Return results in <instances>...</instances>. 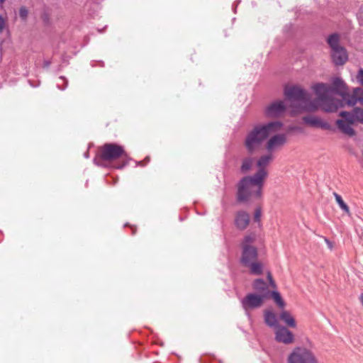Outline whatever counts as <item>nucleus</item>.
Masks as SVG:
<instances>
[{
  "mask_svg": "<svg viewBox=\"0 0 363 363\" xmlns=\"http://www.w3.org/2000/svg\"><path fill=\"white\" fill-rule=\"evenodd\" d=\"M244 267H249L250 272L255 275H261L263 273V265L260 262L256 260L250 262L248 264Z\"/></svg>",
  "mask_w": 363,
  "mask_h": 363,
  "instance_id": "obj_20",
  "label": "nucleus"
},
{
  "mask_svg": "<svg viewBox=\"0 0 363 363\" xmlns=\"http://www.w3.org/2000/svg\"><path fill=\"white\" fill-rule=\"evenodd\" d=\"M359 300H360L361 303L363 306V293L360 295Z\"/></svg>",
  "mask_w": 363,
  "mask_h": 363,
  "instance_id": "obj_47",
  "label": "nucleus"
},
{
  "mask_svg": "<svg viewBox=\"0 0 363 363\" xmlns=\"http://www.w3.org/2000/svg\"><path fill=\"white\" fill-rule=\"evenodd\" d=\"M252 160L251 158H245L242 160L241 167H240V171L242 173H247L249 172L252 168Z\"/></svg>",
  "mask_w": 363,
  "mask_h": 363,
  "instance_id": "obj_25",
  "label": "nucleus"
},
{
  "mask_svg": "<svg viewBox=\"0 0 363 363\" xmlns=\"http://www.w3.org/2000/svg\"><path fill=\"white\" fill-rule=\"evenodd\" d=\"M358 102L363 106V94L358 96Z\"/></svg>",
  "mask_w": 363,
  "mask_h": 363,
  "instance_id": "obj_43",
  "label": "nucleus"
},
{
  "mask_svg": "<svg viewBox=\"0 0 363 363\" xmlns=\"http://www.w3.org/2000/svg\"><path fill=\"white\" fill-rule=\"evenodd\" d=\"M90 148H91V143H89L88 144V150L84 154V157L86 158V159L89 158V150Z\"/></svg>",
  "mask_w": 363,
  "mask_h": 363,
  "instance_id": "obj_41",
  "label": "nucleus"
},
{
  "mask_svg": "<svg viewBox=\"0 0 363 363\" xmlns=\"http://www.w3.org/2000/svg\"><path fill=\"white\" fill-rule=\"evenodd\" d=\"M272 155L261 156L257 162L258 170L251 176L243 177L237 184V201L239 203L247 202L250 197L260 199L266 178L268 176L264 169L272 160Z\"/></svg>",
  "mask_w": 363,
  "mask_h": 363,
  "instance_id": "obj_1",
  "label": "nucleus"
},
{
  "mask_svg": "<svg viewBox=\"0 0 363 363\" xmlns=\"http://www.w3.org/2000/svg\"><path fill=\"white\" fill-rule=\"evenodd\" d=\"M283 123L272 121L266 123L256 125L247 135L244 144L247 150L252 153L257 147L265 141L271 133L279 130Z\"/></svg>",
  "mask_w": 363,
  "mask_h": 363,
  "instance_id": "obj_3",
  "label": "nucleus"
},
{
  "mask_svg": "<svg viewBox=\"0 0 363 363\" xmlns=\"http://www.w3.org/2000/svg\"><path fill=\"white\" fill-rule=\"evenodd\" d=\"M264 323L270 328L277 329L281 325H279L277 318L274 312L269 310H265L264 312Z\"/></svg>",
  "mask_w": 363,
  "mask_h": 363,
  "instance_id": "obj_17",
  "label": "nucleus"
},
{
  "mask_svg": "<svg viewBox=\"0 0 363 363\" xmlns=\"http://www.w3.org/2000/svg\"><path fill=\"white\" fill-rule=\"evenodd\" d=\"M43 19L45 22H48V17L47 16V14H44L43 16Z\"/></svg>",
  "mask_w": 363,
  "mask_h": 363,
  "instance_id": "obj_44",
  "label": "nucleus"
},
{
  "mask_svg": "<svg viewBox=\"0 0 363 363\" xmlns=\"http://www.w3.org/2000/svg\"><path fill=\"white\" fill-rule=\"evenodd\" d=\"M99 65L101 67H104V62H102V61L99 62Z\"/></svg>",
  "mask_w": 363,
  "mask_h": 363,
  "instance_id": "obj_48",
  "label": "nucleus"
},
{
  "mask_svg": "<svg viewBox=\"0 0 363 363\" xmlns=\"http://www.w3.org/2000/svg\"><path fill=\"white\" fill-rule=\"evenodd\" d=\"M357 120L355 118L354 115L352 113L350 118L347 119L345 123L344 120H336L335 125L337 128L343 134L349 136L354 137L357 135L356 130L352 127Z\"/></svg>",
  "mask_w": 363,
  "mask_h": 363,
  "instance_id": "obj_8",
  "label": "nucleus"
},
{
  "mask_svg": "<svg viewBox=\"0 0 363 363\" xmlns=\"http://www.w3.org/2000/svg\"><path fill=\"white\" fill-rule=\"evenodd\" d=\"M59 79L61 81V82L63 84V85L62 86L60 83H57V87L61 89V90H64L66 89V87L67 86V80L66 79L65 77H60L59 78Z\"/></svg>",
  "mask_w": 363,
  "mask_h": 363,
  "instance_id": "obj_31",
  "label": "nucleus"
},
{
  "mask_svg": "<svg viewBox=\"0 0 363 363\" xmlns=\"http://www.w3.org/2000/svg\"><path fill=\"white\" fill-rule=\"evenodd\" d=\"M263 293L259 294V296H262V303H264V300L265 299H267V298H271V294H270V292L272 291H269L268 289V287H267V290L265 291H262Z\"/></svg>",
  "mask_w": 363,
  "mask_h": 363,
  "instance_id": "obj_32",
  "label": "nucleus"
},
{
  "mask_svg": "<svg viewBox=\"0 0 363 363\" xmlns=\"http://www.w3.org/2000/svg\"><path fill=\"white\" fill-rule=\"evenodd\" d=\"M6 25V21L2 16L0 15V33L3 31Z\"/></svg>",
  "mask_w": 363,
  "mask_h": 363,
  "instance_id": "obj_38",
  "label": "nucleus"
},
{
  "mask_svg": "<svg viewBox=\"0 0 363 363\" xmlns=\"http://www.w3.org/2000/svg\"><path fill=\"white\" fill-rule=\"evenodd\" d=\"M150 160V158L149 156H147L143 160L136 162V164L138 166L144 167L145 166Z\"/></svg>",
  "mask_w": 363,
  "mask_h": 363,
  "instance_id": "obj_37",
  "label": "nucleus"
},
{
  "mask_svg": "<svg viewBox=\"0 0 363 363\" xmlns=\"http://www.w3.org/2000/svg\"><path fill=\"white\" fill-rule=\"evenodd\" d=\"M326 43L330 50L343 47L340 45V35L338 33H333L326 38Z\"/></svg>",
  "mask_w": 363,
  "mask_h": 363,
  "instance_id": "obj_18",
  "label": "nucleus"
},
{
  "mask_svg": "<svg viewBox=\"0 0 363 363\" xmlns=\"http://www.w3.org/2000/svg\"><path fill=\"white\" fill-rule=\"evenodd\" d=\"M6 0H0V4H2L5 2Z\"/></svg>",
  "mask_w": 363,
  "mask_h": 363,
  "instance_id": "obj_50",
  "label": "nucleus"
},
{
  "mask_svg": "<svg viewBox=\"0 0 363 363\" xmlns=\"http://www.w3.org/2000/svg\"><path fill=\"white\" fill-rule=\"evenodd\" d=\"M255 236H252L251 235H245L242 241L241 247L245 245H252L251 243H252L255 241Z\"/></svg>",
  "mask_w": 363,
  "mask_h": 363,
  "instance_id": "obj_27",
  "label": "nucleus"
},
{
  "mask_svg": "<svg viewBox=\"0 0 363 363\" xmlns=\"http://www.w3.org/2000/svg\"><path fill=\"white\" fill-rule=\"evenodd\" d=\"M106 27H107L106 26H104V28L103 29L97 28V30H98V32H99V33H103V32H104V30L106 28Z\"/></svg>",
  "mask_w": 363,
  "mask_h": 363,
  "instance_id": "obj_46",
  "label": "nucleus"
},
{
  "mask_svg": "<svg viewBox=\"0 0 363 363\" xmlns=\"http://www.w3.org/2000/svg\"><path fill=\"white\" fill-rule=\"evenodd\" d=\"M132 228V235H135L136 233V228L135 226H130Z\"/></svg>",
  "mask_w": 363,
  "mask_h": 363,
  "instance_id": "obj_45",
  "label": "nucleus"
},
{
  "mask_svg": "<svg viewBox=\"0 0 363 363\" xmlns=\"http://www.w3.org/2000/svg\"><path fill=\"white\" fill-rule=\"evenodd\" d=\"M334 196L335 198L336 202L339 205L340 208L346 213L350 214V208L347 203L343 201L342 196L334 192Z\"/></svg>",
  "mask_w": 363,
  "mask_h": 363,
  "instance_id": "obj_23",
  "label": "nucleus"
},
{
  "mask_svg": "<svg viewBox=\"0 0 363 363\" xmlns=\"http://www.w3.org/2000/svg\"><path fill=\"white\" fill-rule=\"evenodd\" d=\"M253 289L257 291H265L267 290V284L263 279H257L253 281Z\"/></svg>",
  "mask_w": 363,
  "mask_h": 363,
  "instance_id": "obj_24",
  "label": "nucleus"
},
{
  "mask_svg": "<svg viewBox=\"0 0 363 363\" xmlns=\"http://www.w3.org/2000/svg\"><path fill=\"white\" fill-rule=\"evenodd\" d=\"M335 106H337V111L342 108L345 106V101L342 98L341 99L335 97Z\"/></svg>",
  "mask_w": 363,
  "mask_h": 363,
  "instance_id": "obj_29",
  "label": "nucleus"
},
{
  "mask_svg": "<svg viewBox=\"0 0 363 363\" xmlns=\"http://www.w3.org/2000/svg\"><path fill=\"white\" fill-rule=\"evenodd\" d=\"M250 223V216L249 214L244 211H240L237 213L235 219V224L236 227L243 230H245Z\"/></svg>",
  "mask_w": 363,
  "mask_h": 363,
  "instance_id": "obj_16",
  "label": "nucleus"
},
{
  "mask_svg": "<svg viewBox=\"0 0 363 363\" xmlns=\"http://www.w3.org/2000/svg\"><path fill=\"white\" fill-rule=\"evenodd\" d=\"M242 305L243 308L247 311L260 308L263 303L262 296L259 294L249 293L242 300Z\"/></svg>",
  "mask_w": 363,
  "mask_h": 363,
  "instance_id": "obj_10",
  "label": "nucleus"
},
{
  "mask_svg": "<svg viewBox=\"0 0 363 363\" xmlns=\"http://www.w3.org/2000/svg\"><path fill=\"white\" fill-rule=\"evenodd\" d=\"M284 95L287 101L298 103L295 108L300 112L309 113L308 106L313 99H311V94L305 89L296 84L285 86Z\"/></svg>",
  "mask_w": 363,
  "mask_h": 363,
  "instance_id": "obj_4",
  "label": "nucleus"
},
{
  "mask_svg": "<svg viewBox=\"0 0 363 363\" xmlns=\"http://www.w3.org/2000/svg\"><path fill=\"white\" fill-rule=\"evenodd\" d=\"M357 79L358 82L363 86V68H359L357 74Z\"/></svg>",
  "mask_w": 363,
  "mask_h": 363,
  "instance_id": "obj_35",
  "label": "nucleus"
},
{
  "mask_svg": "<svg viewBox=\"0 0 363 363\" xmlns=\"http://www.w3.org/2000/svg\"><path fill=\"white\" fill-rule=\"evenodd\" d=\"M279 318L286 325L287 327L291 328H295L296 327V320L289 311H282L279 314Z\"/></svg>",
  "mask_w": 363,
  "mask_h": 363,
  "instance_id": "obj_19",
  "label": "nucleus"
},
{
  "mask_svg": "<svg viewBox=\"0 0 363 363\" xmlns=\"http://www.w3.org/2000/svg\"><path fill=\"white\" fill-rule=\"evenodd\" d=\"M270 294H271V298L274 301V302L276 303V305L279 308L283 309L286 306V303H285L284 300L283 299L281 294L277 290H272L270 292Z\"/></svg>",
  "mask_w": 363,
  "mask_h": 363,
  "instance_id": "obj_21",
  "label": "nucleus"
},
{
  "mask_svg": "<svg viewBox=\"0 0 363 363\" xmlns=\"http://www.w3.org/2000/svg\"><path fill=\"white\" fill-rule=\"evenodd\" d=\"M354 96H360L363 94V89L362 87H355L353 89L352 94Z\"/></svg>",
  "mask_w": 363,
  "mask_h": 363,
  "instance_id": "obj_36",
  "label": "nucleus"
},
{
  "mask_svg": "<svg viewBox=\"0 0 363 363\" xmlns=\"http://www.w3.org/2000/svg\"><path fill=\"white\" fill-rule=\"evenodd\" d=\"M125 226H130L129 223H125Z\"/></svg>",
  "mask_w": 363,
  "mask_h": 363,
  "instance_id": "obj_51",
  "label": "nucleus"
},
{
  "mask_svg": "<svg viewBox=\"0 0 363 363\" xmlns=\"http://www.w3.org/2000/svg\"><path fill=\"white\" fill-rule=\"evenodd\" d=\"M204 357H201L200 360L202 363L205 362Z\"/></svg>",
  "mask_w": 363,
  "mask_h": 363,
  "instance_id": "obj_49",
  "label": "nucleus"
},
{
  "mask_svg": "<svg viewBox=\"0 0 363 363\" xmlns=\"http://www.w3.org/2000/svg\"><path fill=\"white\" fill-rule=\"evenodd\" d=\"M330 57L335 66H342L348 60L347 51L344 46L330 50Z\"/></svg>",
  "mask_w": 363,
  "mask_h": 363,
  "instance_id": "obj_14",
  "label": "nucleus"
},
{
  "mask_svg": "<svg viewBox=\"0 0 363 363\" xmlns=\"http://www.w3.org/2000/svg\"><path fill=\"white\" fill-rule=\"evenodd\" d=\"M28 11L25 6H22L19 9V16L21 19L26 20L28 17Z\"/></svg>",
  "mask_w": 363,
  "mask_h": 363,
  "instance_id": "obj_30",
  "label": "nucleus"
},
{
  "mask_svg": "<svg viewBox=\"0 0 363 363\" xmlns=\"http://www.w3.org/2000/svg\"><path fill=\"white\" fill-rule=\"evenodd\" d=\"M267 278L269 281V286L274 289H276L277 288V284H276V282L274 281L273 277H272V275L271 274V272H268L267 273Z\"/></svg>",
  "mask_w": 363,
  "mask_h": 363,
  "instance_id": "obj_34",
  "label": "nucleus"
},
{
  "mask_svg": "<svg viewBox=\"0 0 363 363\" xmlns=\"http://www.w3.org/2000/svg\"><path fill=\"white\" fill-rule=\"evenodd\" d=\"M302 121L304 124L313 128H320L323 130L335 131V128H333L330 123L323 121L320 118L307 115L302 118Z\"/></svg>",
  "mask_w": 363,
  "mask_h": 363,
  "instance_id": "obj_11",
  "label": "nucleus"
},
{
  "mask_svg": "<svg viewBox=\"0 0 363 363\" xmlns=\"http://www.w3.org/2000/svg\"><path fill=\"white\" fill-rule=\"evenodd\" d=\"M50 65H51L50 60H45L43 62V67L45 68H48L50 66Z\"/></svg>",
  "mask_w": 363,
  "mask_h": 363,
  "instance_id": "obj_42",
  "label": "nucleus"
},
{
  "mask_svg": "<svg viewBox=\"0 0 363 363\" xmlns=\"http://www.w3.org/2000/svg\"><path fill=\"white\" fill-rule=\"evenodd\" d=\"M286 141V137L285 134H276L267 140L266 149L268 152H272L276 147L283 145Z\"/></svg>",
  "mask_w": 363,
  "mask_h": 363,
  "instance_id": "obj_15",
  "label": "nucleus"
},
{
  "mask_svg": "<svg viewBox=\"0 0 363 363\" xmlns=\"http://www.w3.org/2000/svg\"><path fill=\"white\" fill-rule=\"evenodd\" d=\"M286 111V105L281 100H277L272 102L265 108V116L268 118H278L283 115Z\"/></svg>",
  "mask_w": 363,
  "mask_h": 363,
  "instance_id": "obj_9",
  "label": "nucleus"
},
{
  "mask_svg": "<svg viewBox=\"0 0 363 363\" xmlns=\"http://www.w3.org/2000/svg\"><path fill=\"white\" fill-rule=\"evenodd\" d=\"M352 113V111H341L340 112H339V114H338L339 116H340L342 118L340 120H344V121L345 123L347 121V119H348V118L350 117Z\"/></svg>",
  "mask_w": 363,
  "mask_h": 363,
  "instance_id": "obj_28",
  "label": "nucleus"
},
{
  "mask_svg": "<svg viewBox=\"0 0 363 363\" xmlns=\"http://www.w3.org/2000/svg\"><path fill=\"white\" fill-rule=\"evenodd\" d=\"M289 363H316L313 352L303 347H296L288 357Z\"/></svg>",
  "mask_w": 363,
  "mask_h": 363,
  "instance_id": "obj_7",
  "label": "nucleus"
},
{
  "mask_svg": "<svg viewBox=\"0 0 363 363\" xmlns=\"http://www.w3.org/2000/svg\"><path fill=\"white\" fill-rule=\"evenodd\" d=\"M262 216V210L260 208H257L255 211L254 221L259 222Z\"/></svg>",
  "mask_w": 363,
  "mask_h": 363,
  "instance_id": "obj_33",
  "label": "nucleus"
},
{
  "mask_svg": "<svg viewBox=\"0 0 363 363\" xmlns=\"http://www.w3.org/2000/svg\"><path fill=\"white\" fill-rule=\"evenodd\" d=\"M132 159L125 152L123 147L116 143H105L100 147L94 162L97 165L122 169Z\"/></svg>",
  "mask_w": 363,
  "mask_h": 363,
  "instance_id": "obj_2",
  "label": "nucleus"
},
{
  "mask_svg": "<svg viewBox=\"0 0 363 363\" xmlns=\"http://www.w3.org/2000/svg\"><path fill=\"white\" fill-rule=\"evenodd\" d=\"M341 96L345 101L347 106L354 107V106L358 103V96H354L349 93V90L347 89L345 94Z\"/></svg>",
  "mask_w": 363,
  "mask_h": 363,
  "instance_id": "obj_22",
  "label": "nucleus"
},
{
  "mask_svg": "<svg viewBox=\"0 0 363 363\" xmlns=\"http://www.w3.org/2000/svg\"><path fill=\"white\" fill-rule=\"evenodd\" d=\"M352 112L357 122L363 124V108L356 106L353 108Z\"/></svg>",
  "mask_w": 363,
  "mask_h": 363,
  "instance_id": "obj_26",
  "label": "nucleus"
},
{
  "mask_svg": "<svg viewBox=\"0 0 363 363\" xmlns=\"http://www.w3.org/2000/svg\"><path fill=\"white\" fill-rule=\"evenodd\" d=\"M240 2H241V1H240V0H236V1H235V3L233 4V12H234V13H236V11H237V6H238V5Z\"/></svg>",
  "mask_w": 363,
  "mask_h": 363,
  "instance_id": "obj_39",
  "label": "nucleus"
},
{
  "mask_svg": "<svg viewBox=\"0 0 363 363\" xmlns=\"http://www.w3.org/2000/svg\"><path fill=\"white\" fill-rule=\"evenodd\" d=\"M317 97L310 102L308 106L309 113H313L320 108L325 113H336L337 106H335V97L323 92L315 94Z\"/></svg>",
  "mask_w": 363,
  "mask_h": 363,
  "instance_id": "obj_6",
  "label": "nucleus"
},
{
  "mask_svg": "<svg viewBox=\"0 0 363 363\" xmlns=\"http://www.w3.org/2000/svg\"><path fill=\"white\" fill-rule=\"evenodd\" d=\"M312 89L315 94L323 92L330 96L337 95L341 97L348 89V86L340 77H334L331 78L330 84L318 82L312 86Z\"/></svg>",
  "mask_w": 363,
  "mask_h": 363,
  "instance_id": "obj_5",
  "label": "nucleus"
},
{
  "mask_svg": "<svg viewBox=\"0 0 363 363\" xmlns=\"http://www.w3.org/2000/svg\"><path fill=\"white\" fill-rule=\"evenodd\" d=\"M275 340L285 345H289L294 341V335L286 327L281 325L275 331Z\"/></svg>",
  "mask_w": 363,
  "mask_h": 363,
  "instance_id": "obj_13",
  "label": "nucleus"
},
{
  "mask_svg": "<svg viewBox=\"0 0 363 363\" xmlns=\"http://www.w3.org/2000/svg\"><path fill=\"white\" fill-rule=\"evenodd\" d=\"M108 178H111V179H113V184H116L118 182V178H113V177H112L111 176H107L106 177V182H108V183L110 182V181L108 180Z\"/></svg>",
  "mask_w": 363,
  "mask_h": 363,
  "instance_id": "obj_40",
  "label": "nucleus"
},
{
  "mask_svg": "<svg viewBox=\"0 0 363 363\" xmlns=\"http://www.w3.org/2000/svg\"><path fill=\"white\" fill-rule=\"evenodd\" d=\"M242 253L240 259V264L244 266L258 258L257 248L252 245H245L242 246Z\"/></svg>",
  "mask_w": 363,
  "mask_h": 363,
  "instance_id": "obj_12",
  "label": "nucleus"
}]
</instances>
